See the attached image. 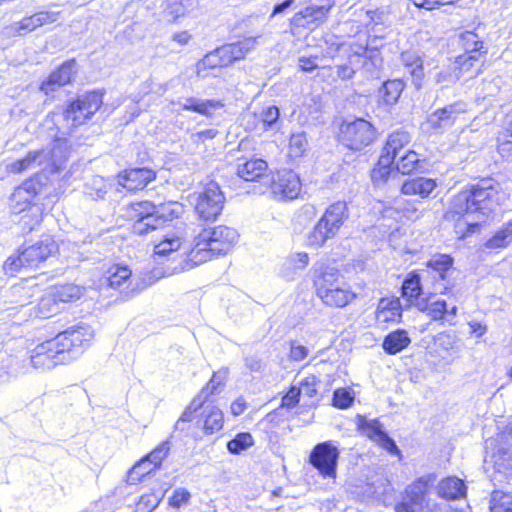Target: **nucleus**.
<instances>
[{"label": "nucleus", "mask_w": 512, "mask_h": 512, "mask_svg": "<svg viewBox=\"0 0 512 512\" xmlns=\"http://www.w3.org/2000/svg\"><path fill=\"white\" fill-rule=\"evenodd\" d=\"M412 135L398 128L387 135L381 153L370 170L374 184H386L393 174L412 175L426 165L427 158L411 148Z\"/></svg>", "instance_id": "f257e3e1"}, {"label": "nucleus", "mask_w": 512, "mask_h": 512, "mask_svg": "<svg viewBox=\"0 0 512 512\" xmlns=\"http://www.w3.org/2000/svg\"><path fill=\"white\" fill-rule=\"evenodd\" d=\"M238 238L239 233L232 226H204L185 249V258L173 268V273L190 270L216 256L226 255Z\"/></svg>", "instance_id": "f03ea898"}, {"label": "nucleus", "mask_w": 512, "mask_h": 512, "mask_svg": "<svg viewBox=\"0 0 512 512\" xmlns=\"http://www.w3.org/2000/svg\"><path fill=\"white\" fill-rule=\"evenodd\" d=\"M501 197L500 184L490 177H484L458 191L451 199L449 212L454 216H487L500 205Z\"/></svg>", "instance_id": "7ed1b4c3"}, {"label": "nucleus", "mask_w": 512, "mask_h": 512, "mask_svg": "<svg viewBox=\"0 0 512 512\" xmlns=\"http://www.w3.org/2000/svg\"><path fill=\"white\" fill-rule=\"evenodd\" d=\"M464 52L455 57L454 69L457 77L472 80L481 75L489 65L488 47L475 30L459 34Z\"/></svg>", "instance_id": "20e7f679"}, {"label": "nucleus", "mask_w": 512, "mask_h": 512, "mask_svg": "<svg viewBox=\"0 0 512 512\" xmlns=\"http://www.w3.org/2000/svg\"><path fill=\"white\" fill-rule=\"evenodd\" d=\"M184 213V205L176 201L156 205L150 200H133L122 207L119 217L132 224L144 221L163 224L180 220Z\"/></svg>", "instance_id": "39448f33"}, {"label": "nucleus", "mask_w": 512, "mask_h": 512, "mask_svg": "<svg viewBox=\"0 0 512 512\" xmlns=\"http://www.w3.org/2000/svg\"><path fill=\"white\" fill-rule=\"evenodd\" d=\"M256 38L243 37L236 42L225 43L205 54L195 65L198 78H208L215 71L227 68L235 62L244 60L255 46Z\"/></svg>", "instance_id": "423d86ee"}, {"label": "nucleus", "mask_w": 512, "mask_h": 512, "mask_svg": "<svg viewBox=\"0 0 512 512\" xmlns=\"http://www.w3.org/2000/svg\"><path fill=\"white\" fill-rule=\"evenodd\" d=\"M316 295L329 307L343 308L351 303L356 294L345 283L339 270L325 266L314 279Z\"/></svg>", "instance_id": "0eeeda50"}, {"label": "nucleus", "mask_w": 512, "mask_h": 512, "mask_svg": "<svg viewBox=\"0 0 512 512\" xmlns=\"http://www.w3.org/2000/svg\"><path fill=\"white\" fill-rule=\"evenodd\" d=\"M58 245L50 236H43L32 245L19 248L17 255L10 256L3 264L5 274L14 276L22 268H34L57 252Z\"/></svg>", "instance_id": "6e6552de"}, {"label": "nucleus", "mask_w": 512, "mask_h": 512, "mask_svg": "<svg viewBox=\"0 0 512 512\" xmlns=\"http://www.w3.org/2000/svg\"><path fill=\"white\" fill-rule=\"evenodd\" d=\"M377 127L364 118L342 121L339 125L337 139L346 149L361 152L373 146L379 139Z\"/></svg>", "instance_id": "1a4fd4ad"}, {"label": "nucleus", "mask_w": 512, "mask_h": 512, "mask_svg": "<svg viewBox=\"0 0 512 512\" xmlns=\"http://www.w3.org/2000/svg\"><path fill=\"white\" fill-rule=\"evenodd\" d=\"M103 92L88 90L68 100L63 108V120L71 127L86 124L102 107Z\"/></svg>", "instance_id": "9d476101"}, {"label": "nucleus", "mask_w": 512, "mask_h": 512, "mask_svg": "<svg viewBox=\"0 0 512 512\" xmlns=\"http://www.w3.org/2000/svg\"><path fill=\"white\" fill-rule=\"evenodd\" d=\"M79 74V64L75 57L68 58L55 66L39 85L38 91L48 99H54L58 91L73 85Z\"/></svg>", "instance_id": "9b49d317"}, {"label": "nucleus", "mask_w": 512, "mask_h": 512, "mask_svg": "<svg viewBox=\"0 0 512 512\" xmlns=\"http://www.w3.org/2000/svg\"><path fill=\"white\" fill-rule=\"evenodd\" d=\"M94 337L93 328L83 322L59 332L53 339L68 361L81 355Z\"/></svg>", "instance_id": "f8f14e48"}, {"label": "nucleus", "mask_w": 512, "mask_h": 512, "mask_svg": "<svg viewBox=\"0 0 512 512\" xmlns=\"http://www.w3.org/2000/svg\"><path fill=\"white\" fill-rule=\"evenodd\" d=\"M157 171L149 166H130L117 172L116 184L129 194L144 191L157 179Z\"/></svg>", "instance_id": "ddd939ff"}, {"label": "nucleus", "mask_w": 512, "mask_h": 512, "mask_svg": "<svg viewBox=\"0 0 512 512\" xmlns=\"http://www.w3.org/2000/svg\"><path fill=\"white\" fill-rule=\"evenodd\" d=\"M340 450L332 441L316 444L311 450L308 463L323 478H336Z\"/></svg>", "instance_id": "4468645a"}, {"label": "nucleus", "mask_w": 512, "mask_h": 512, "mask_svg": "<svg viewBox=\"0 0 512 512\" xmlns=\"http://www.w3.org/2000/svg\"><path fill=\"white\" fill-rule=\"evenodd\" d=\"M493 464L492 481L502 484H511L512 481V423L508 426L506 440L501 443L491 455Z\"/></svg>", "instance_id": "2eb2a0df"}, {"label": "nucleus", "mask_w": 512, "mask_h": 512, "mask_svg": "<svg viewBox=\"0 0 512 512\" xmlns=\"http://www.w3.org/2000/svg\"><path fill=\"white\" fill-rule=\"evenodd\" d=\"M225 197L220 187L214 183H208L195 205L196 213L203 221L213 222L220 215Z\"/></svg>", "instance_id": "dca6fc26"}, {"label": "nucleus", "mask_w": 512, "mask_h": 512, "mask_svg": "<svg viewBox=\"0 0 512 512\" xmlns=\"http://www.w3.org/2000/svg\"><path fill=\"white\" fill-rule=\"evenodd\" d=\"M428 481L421 477L405 489L402 501L395 506L396 512H433L426 499Z\"/></svg>", "instance_id": "f3484780"}, {"label": "nucleus", "mask_w": 512, "mask_h": 512, "mask_svg": "<svg viewBox=\"0 0 512 512\" xmlns=\"http://www.w3.org/2000/svg\"><path fill=\"white\" fill-rule=\"evenodd\" d=\"M460 102L450 103L437 108L427 118V125L431 132L442 133L458 123L466 113Z\"/></svg>", "instance_id": "a211bd4d"}, {"label": "nucleus", "mask_w": 512, "mask_h": 512, "mask_svg": "<svg viewBox=\"0 0 512 512\" xmlns=\"http://www.w3.org/2000/svg\"><path fill=\"white\" fill-rule=\"evenodd\" d=\"M269 187L275 195L285 200L298 198L301 193L300 177L291 169L275 171L270 180Z\"/></svg>", "instance_id": "6ab92c4d"}, {"label": "nucleus", "mask_w": 512, "mask_h": 512, "mask_svg": "<svg viewBox=\"0 0 512 512\" xmlns=\"http://www.w3.org/2000/svg\"><path fill=\"white\" fill-rule=\"evenodd\" d=\"M30 362L34 368L46 370L68 362V357H64L57 347V342L52 338L38 344L32 350Z\"/></svg>", "instance_id": "aec40b11"}, {"label": "nucleus", "mask_w": 512, "mask_h": 512, "mask_svg": "<svg viewBox=\"0 0 512 512\" xmlns=\"http://www.w3.org/2000/svg\"><path fill=\"white\" fill-rule=\"evenodd\" d=\"M268 162L256 156L239 157L235 167V175L245 182H261L270 174Z\"/></svg>", "instance_id": "412c9836"}, {"label": "nucleus", "mask_w": 512, "mask_h": 512, "mask_svg": "<svg viewBox=\"0 0 512 512\" xmlns=\"http://www.w3.org/2000/svg\"><path fill=\"white\" fill-rule=\"evenodd\" d=\"M58 15V12L37 11L13 22L8 26V30L13 36H23L43 25L54 23L58 19Z\"/></svg>", "instance_id": "4be33fe9"}, {"label": "nucleus", "mask_w": 512, "mask_h": 512, "mask_svg": "<svg viewBox=\"0 0 512 512\" xmlns=\"http://www.w3.org/2000/svg\"><path fill=\"white\" fill-rule=\"evenodd\" d=\"M423 295V286L421 283V276L418 272L412 271L404 278L401 286V297L406 302V306H419L421 301L425 298Z\"/></svg>", "instance_id": "5701e85b"}, {"label": "nucleus", "mask_w": 512, "mask_h": 512, "mask_svg": "<svg viewBox=\"0 0 512 512\" xmlns=\"http://www.w3.org/2000/svg\"><path fill=\"white\" fill-rule=\"evenodd\" d=\"M201 414L196 424L205 434L211 435L220 431L224 425L223 412L215 405L207 404L201 408Z\"/></svg>", "instance_id": "b1692460"}, {"label": "nucleus", "mask_w": 512, "mask_h": 512, "mask_svg": "<svg viewBox=\"0 0 512 512\" xmlns=\"http://www.w3.org/2000/svg\"><path fill=\"white\" fill-rule=\"evenodd\" d=\"M437 182L434 179L426 177L408 178L403 181L400 192L408 196H418L426 199L436 189Z\"/></svg>", "instance_id": "393cba45"}, {"label": "nucleus", "mask_w": 512, "mask_h": 512, "mask_svg": "<svg viewBox=\"0 0 512 512\" xmlns=\"http://www.w3.org/2000/svg\"><path fill=\"white\" fill-rule=\"evenodd\" d=\"M225 108V102L222 99H198L189 97L182 105V110L197 113L206 118H211L214 111Z\"/></svg>", "instance_id": "a878e982"}, {"label": "nucleus", "mask_w": 512, "mask_h": 512, "mask_svg": "<svg viewBox=\"0 0 512 512\" xmlns=\"http://www.w3.org/2000/svg\"><path fill=\"white\" fill-rule=\"evenodd\" d=\"M401 62L407 73L412 78V83L416 89H420L424 83V65L423 58L411 51L401 53Z\"/></svg>", "instance_id": "bb28decb"}, {"label": "nucleus", "mask_w": 512, "mask_h": 512, "mask_svg": "<svg viewBox=\"0 0 512 512\" xmlns=\"http://www.w3.org/2000/svg\"><path fill=\"white\" fill-rule=\"evenodd\" d=\"M331 6H308L301 9L293 16V22L300 27L308 26L309 24H320L324 22Z\"/></svg>", "instance_id": "cd10ccee"}, {"label": "nucleus", "mask_w": 512, "mask_h": 512, "mask_svg": "<svg viewBox=\"0 0 512 512\" xmlns=\"http://www.w3.org/2000/svg\"><path fill=\"white\" fill-rule=\"evenodd\" d=\"M83 289L75 284L68 283L62 286H57L46 297L42 298L40 305L46 306L51 302L66 303L79 299L82 296Z\"/></svg>", "instance_id": "c85d7f7f"}, {"label": "nucleus", "mask_w": 512, "mask_h": 512, "mask_svg": "<svg viewBox=\"0 0 512 512\" xmlns=\"http://www.w3.org/2000/svg\"><path fill=\"white\" fill-rule=\"evenodd\" d=\"M220 131L210 127L196 131L190 135L191 145L198 151L209 153L215 150V141L219 138Z\"/></svg>", "instance_id": "c756f323"}, {"label": "nucleus", "mask_w": 512, "mask_h": 512, "mask_svg": "<svg viewBox=\"0 0 512 512\" xmlns=\"http://www.w3.org/2000/svg\"><path fill=\"white\" fill-rule=\"evenodd\" d=\"M411 338L405 329L398 328L388 333L383 340L382 348L388 355H396L406 349Z\"/></svg>", "instance_id": "7c9ffc66"}, {"label": "nucleus", "mask_w": 512, "mask_h": 512, "mask_svg": "<svg viewBox=\"0 0 512 512\" xmlns=\"http://www.w3.org/2000/svg\"><path fill=\"white\" fill-rule=\"evenodd\" d=\"M309 264V256L306 252L290 253L283 261L280 274L287 280H292L294 276L304 270Z\"/></svg>", "instance_id": "2f4dec72"}, {"label": "nucleus", "mask_w": 512, "mask_h": 512, "mask_svg": "<svg viewBox=\"0 0 512 512\" xmlns=\"http://www.w3.org/2000/svg\"><path fill=\"white\" fill-rule=\"evenodd\" d=\"M357 429L361 434L367 436L370 440L379 443L388 434L378 419H367L366 416L356 415Z\"/></svg>", "instance_id": "473e14b6"}, {"label": "nucleus", "mask_w": 512, "mask_h": 512, "mask_svg": "<svg viewBox=\"0 0 512 512\" xmlns=\"http://www.w3.org/2000/svg\"><path fill=\"white\" fill-rule=\"evenodd\" d=\"M465 482L457 477H448L440 481L438 494L447 500H456L466 496Z\"/></svg>", "instance_id": "72a5a7b5"}, {"label": "nucleus", "mask_w": 512, "mask_h": 512, "mask_svg": "<svg viewBox=\"0 0 512 512\" xmlns=\"http://www.w3.org/2000/svg\"><path fill=\"white\" fill-rule=\"evenodd\" d=\"M349 218V209L345 201L339 200L330 204L323 213L318 224H343Z\"/></svg>", "instance_id": "f704fd0d"}, {"label": "nucleus", "mask_w": 512, "mask_h": 512, "mask_svg": "<svg viewBox=\"0 0 512 512\" xmlns=\"http://www.w3.org/2000/svg\"><path fill=\"white\" fill-rule=\"evenodd\" d=\"M417 309L426 313L434 321H445L447 318V302L443 299L425 298L419 303Z\"/></svg>", "instance_id": "c9c22d12"}, {"label": "nucleus", "mask_w": 512, "mask_h": 512, "mask_svg": "<svg viewBox=\"0 0 512 512\" xmlns=\"http://www.w3.org/2000/svg\"><path fill=\"white\" fill-rule=\"evenodd\" d=\"M340 226H310V230L306 232V243L308 246L320 247L324 243L334 237Z\"/></svg>", "instance_id": "e433bc0d"}, {"label": "nucleus", "mask_w": 512, "mask_h": 512, "mask_svg": "<svg viewBox=\"0 0 512 512\" xmlns=\"http://www.w3.org/2000/svg\"><path fill=\"white\" fill-rule=\"evenodd\" d=\"M405 84L401 79H389L379 89V97L386 105H394L399 100Z\"/></svg>", "instance_id": "4c0bfd02"}, {"label": "nucleus", "mask_w": 512, "mask_h": 512, "mask_svg": "<svg viewBox=\"0 0 512 512\" xmlns=\"http://www.w3.org/2000/svg\"><path fill=\"white\" fill-rule=\"evenodd\" d=\"M490 512H512V492L495 489L490 494Z\"/></svg>", "instance_id": "58836bf2"}, {"label": "nucleus", "mask_w": 512, "mask_h": 512, "mask_svg": "<svg viewBox=\"0 0 512 512\" xmlns=\"http://www.w3.org/2000/svg\"><path fill=\"white\" fill-rule=\"evenodd\" d=\"M35 204V200L31 198L24 188L16 187L9 198V206L14 214H20Z\"/></svg>", "instance_id": "ea45409f"}, {"label": "nucleus", "mask_w": 512, "mask_h": 512, "mask_svg": "<svg viewBox=\"0 0 512 512\" xmlns=\"http://www.w3.org/2000/svg\"><path fill=\"white\" fill-rule=\"evenodd\" d=\"M402 316L401 304L399 299L385 301L381 300L378 311L377 319L382 322H396Z\"/></svg>", "instance_id": "a19ab883"}, {"label": "nucleus", "mask_w": 512, "mask_h": 512, "mask_svg": "<svg viewBox=\"0 0 512 512\" xmlns=\"http://www.w3.org/2000/svg\"><path fill=\"white\" fill-rule=\"evenodd\" d=\"M496 148L498 152L512 150V109L506 113L502 129L496 136Z\"/></svg>", "instance_id": "79ce46f5"}, {"label": "nucleus", "mask_w": 512, "mask_h": 512, "mask_svg": "<svg viewBox=\"0 0 512 512\" xmlns=\"http://www.w3.org/2000/svg\"><path fill=\"white\" fill-rule=\"evenodd\" d=\"M453 264L454 259L448 254L434 255L426 263L427 267L435 272L442 281H446L447 273L452 269Z\"/></svg>", "instance_id": "37998d69"}, {"label": "nucleus", "mask_w": 512, "mask_h": 512, "mask_svg": "<svg viewBox=\"0 0 512 512\" xmlns=\"http://www.w3.org/2000/svg\"><path fill=\"white\" fill-rule=\"evenodd\" d=\"M192 9L191 0H166L164 13L171 22H177Z\"/></svg>", "instance_id": "c03bdc74"}, {"label": "nucleus", "mask_w": 512, "mask_h": 512, "mask_svg": "<svg viewBox=\"0 0 512 512\" xmlns=\"http://www.w3.org/2000/svg\"><path fill=\"white\" fill-rule=\"evenodd\" d=\"M254 445V439L249 432H240L235 437L226 443V448L229 453L239 455Z\"/></svg>", "instance_id": "a18cd8bd"}, {"label": "nucleus", "mask_w": 512, "mask_h": 512, "mask_svg": "<svg viewBox=\"0 0 512 512\" xmlns=\"http://www.w3.org/2000/svg\"><path fill=\"white\" fill-rule=\"evenodd\" d=\"M42 154L39 150L28 151L22 158L9 164L8 171L13 174H21L31 169Z\"/></svg>", "instance_id": "49530a36"}, {"label": "nucleus", "mask_w": 512, "mask_h": 512, "mask_svg": "<svg viewBox=\"0 0 512 512\" xmlns=\"http://www.w3.org/2000/svg\"><path fill=\"white\" fill-rule=\"evenodd\" d=\"M512 242V230L509 227L498 230L492 237L482 245L483 249L506 248Z\"/></svg>", "instance_id": "de8ad7c7"}, {"label": "nucleus", "mask_w": 512, "mask_h": 512, "mask_svg": "<svg viewBox=\"0 0 512 512\" xmlns=\"http://www.w3.org/2000/svg\"><path fill=\"white\" fill-rule=\"evenodd\" d=\"M154 471L155 468L145 456L131 468L128 478L131 484H136Z\"/></svg>", "instance_id": "09e8293b"}, {"label": "nucleus", "mask_w": 512, "mask_h": 512, "mask_svg": "<svg viewBox=\"0 0 512 512\" xmlns=\"http://www.w3.org/2000/svg\"><path fill=\"white\" fill-rule=\"evenodd\" d=\"M131 276V271L127 266L116 265L109 269V276L107 277L108 285L111 288L119 289L126 283Z\"/></svg>", "instance_id": "8fccbe9b"}, {"label": "nucleus", "mask_w": 512, "mask_h": 512, "mask_svg": "<svg viewBox=\"0 0 512 512\" xmlns=\"http://www.w3.org/2000/svg\"><path fill=\"white\" fill-rule=\"evenodd\" d=\"M182 246V241L179 237L166 236L160 243L155 245L154 254L157 256H167L172 252L179 250Z\"/></svg>", "instance_id": "3c124183"}, {"label": "nucleus", "mask_w": 512, "mask_h": 512, "mask_svg": "<svg viewBox=\"0 0 512 512\" xmlns=\"http://www.w3.org/2000/svg\"><path fill=\"white\" fill-rule=\"evenodd\" d=\"M222 383L223 377L218 373H214L206 386L195 396L196 401H200L204 405L211 395L218 392V388Z\"/></svg>", "instance_id": "603ef678"}, {"label": "nucleus", "mask_w": 512, "mask_h": 512, "mask_svg": "<svg viewBox=\"0 0 512 512\" xmlns=\"http://www.w3.org/2000/svg\"><path fill=\"white\" fill-rule=\"evenodd\" d=\"M354 402V393L350 388H338L333 392L332 405L339 409H347Z\"/></svg>", "instance_id": "864d4df0"}, {"label": "nucleus", "mask_w": 512, "mask_h": 512, "mask_svg": "<svg viewBox=\"0 0 512 512\" xmlns=\"http://www.w3.org/2000/svg\"><path fill=\"white\" fill-rule=\"evenodd\" d=\"M203 404L200 401H196L194 397L191 403L186 407L180 418L175 423V429L179 431H184L186 429V424L191 422L194 419V413L201 409Z\"/></svg>", "instance_id": "5fc2aeb1"}, {"label": "nucleus", "mask_w": 512, "mask_h": 512, "mask_svg": "<svg viewBox=\"0 0 512 512\" xmlns=\"http://www.w3.org/2000/svg\"><path fill=\"white\" fill-rule=\"evenodd\" d=\"M307 150V141L302 135H292L288 144V156L291 159L302 157Z\"/></svg>", "instance_id": "6e6d98bb"}, {"label": "nucleus", "mask_w": 512, "mask_h": 512, "mask_svg": "<svg viewBox=\"0 0 512 512\" xmlns=\"http://www.w3.org/2000/svg\"><path fill=\"white\" fill-rule=\"evenodd\" d=\"M170 451V442L168 440L160 443L153 451L146 455L153 467L158 469L162 461L168 456Z\"/></svg>", "instance_id": "4d7b16f0"}, {"label": "nucleus", "mask_w": 512, "mask_h": 512, "mask_svg": "<svg viewBox=\"0 0 512 512\" xmlns=\"http://www.w3.org/2000/svg\"><path fill=\"white\" fill-rule=\"evenodd\" d=\"M279 118V109L275 105L265 107L260 112V122L264 129L270 128Z\"/></svg>", "instance_id": "13d9d810"}, {"label": "nucleus", "mask_w": 512, "mask_h": 512, "mask_svg": "<svg viewBox=\"0 0 512 512\" xmlns=\"http://www.w3.org/2000/svg\"><path fill=\"white\" fill-rule=\"evenodd\" d=\"M43 184L40 181L38 174H34L25 179L18 187L24 188V190L35 200L36 196L40 192Z\"/></svg>", "instance_id": "bf43d9fd"}, {"label": "nucleus", "mask_w": 512, "mask_h": 512, "mask_svg": "<svg viewBox=\"0 0 512 512\" xmlns=\"http://www.w3.org/2000/svg\"><path fill=\"white\" fill-rule=\"evenodd\" d=\"M319 379L315 375H308L302 379L297 388L302 390V393L308 397H314L317 394V384Z\"/></svg>", "instance_id": "052dcab7"}, {"label": "nucleus", "mask_w": 512, "mask_h": 512, "mask_svg": "<svg viewBox=\"0 0 512 512\" xmlns=\"http://www.w3.org/2000/svg\"><path fill=\"white\" fill-rule=\"evenodd\" d=\"M302 390L297 386H291L287 393L282 397L281 408H294L298 405Z\"/></svg>", "instance_id": "680f3d73"}, {"label": "nucleus", "mask_w": 512, "mask_h": 512, "mask_svg": "<svg viewBox=\"0 0 512 512\" xmlns=\"http://www.w3.org/2000/svg\"><path fill=\"white\" fill-rule=\"evenodd\" d=\"M191 494L185 488H177L173 491L169 499V504L174 508H179L183 504H187L190 500Z\"/></svg>", "instance_id": "e2e57ef3"}, {"label": "nucleus", "mask_w": 512, "mask_h": 512, "mask_svg": "<svg viewBox=\"0 0 512 512\" xmlns=\"http://www.w3.org/2000/svg\"><path fill=\"white\" fill-rule=\"evenodd\" d=\"M244 364L250 372H262L265 364L262 359L257 355H246L244 356Z\"/></svg>", "instance_id": "0e129e2a"}, {"label": "nucleus", "mask_w": 512, "mask_h": 512, "mask_svg": "<svg viewBox=\"0 0 512 512\" xmlns=\"http://www.w3.org/2000/svg\"><path fill=\"white\" fill-rule=\"evenodd\" d=\"M317 55L303 56L299 58V69L302 72H312L318 68Z\"/></svg>", "instance_id": "69168bd1"}, {"label": "nucleus", "mask_w": 512, "mask_h": 512, "mask_svg": "<svg viewBox=\"0 0 512 512\" xmlns=\"http://www.w3.org/2000/svg\"><path fill=\"white\" fill-rule=\"evenodd\" d=\"M455 339L456 336L451 333H439L435 338V342L443 349L449 350L454 347Z\"/></svg>", "instance_id": "338daca9"}, {"label": "nucleus", "mask_w": 512, "mask_h": 512, "mask_svg": "<svg viewBox=\"0 0 512 512\" xmlns=\"http://www.w3.org/2000/svg\"><path fill=\"white\" fill-rule=\"evenodd\" d=\"M309 350L307 347L296 344L295 342L291 343L290 348V358L294 361H301L308 356Z\"/></svg>", "instance_id": "774afa93"}]
</instances>
